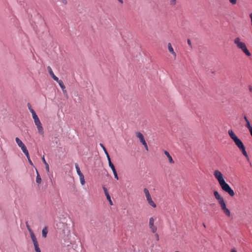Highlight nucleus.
<instances>
[{
	"mask_svg": "<svg viewBox=\"0 0 252 252\" xmlns=\"http://www.w3.org/2000/svg\"><path fill=\"white\" fill-rule=\"evenodd\" d=\"M248 88H249V91L250 92H252V85H249L248 86Z\"/></svg>",
	"mask_w": 252,
	"mask_h": 252,
	"instance_id": "c9c22d12",
	"label": "nucleus"
},
{
	"mask_svg": "<svg viewBox=\"0 0 252 252\" xmlns=\"http://www.w3.org/2000/svg\"><path fill=\"white\" fill-rule=\"evenodd\" d=\"M47 69L49 71V73L50 74V75H51V76L52 77V78L55 80V81H58V78L54 74L51 67L49 66H48L47 67Z\"/></svg>",
	"mask_w": 252,
	"mask_h": 252,
	"instance_id": "9d476101",
	"label": "nucleus"
},
{
	"mask_svg": "<svg viewBox=\"0 0 252 252\" xmlns=\"http://www.w3.org/2000/svg\"><path fill=\"white\" fill-rule=\"evenodd\" d=\"M177 4L176 0H170V4L172 6H174Z\"/></svg>",
	"mask_w": 252,
	"mask_h": 252,
	"instance_id": "a878e982",
	"label": "nucleus"
},
{
	"mask_svg": "<svg viewBox=\"0 0 252 252\" xmlns=\"http://www.w3.org/2000/svg\"><path fill=\"white\" fill-rule=\"evenodd\" d=\"M228 134L231 139L235 143V145L242 152L243 155L247 158H249V156L246 151L245 147L244 146L242 141L238 138L232 129H229L228 131Z\"/></svg>",
	"mask_w": 252,
	"mask_h": 252,
	"instance_id": "f03ea898",
	"label": "nucleus"
},
{
	"mask_svg": "<svg viewBox=\"0 0 252 252\" xmlns=\"http://www.w3.org/2000/svg\"><path fill=\"white\" fill-rule=\"evenodd\" d=\"M102 149H103V150L104 151V153H105V155H106V157H107V158H110V156H109V154H108V153L107 152V150H106V149L105 147H104L102 148Z\"/></svg>",
	"mask_w": 252,
	"mask_h": 252,
	"instance_id": "c85d7f7f",
	"label": "nucleus"
},
{
	"mask_svg": "<svg viewBox=\"0 0 252 252\" xmlns=\"http://www.w3.org/2000/svg\"><path fill=\"white\" fill-rule=\"evenodd\" d=\"M61 1H62V2L64 4H66L67 3V1L66 0H61Z\"/></svg>",
	"mask_w": 252,
	"mask_h": 252,
	"instance_id": "e433bc0d",
	"label": "nucleus"
},
{
	"mask_svg": "<svg viewBox=\"0 0 252 252\" xmlns=\"http://www.w3.org/2000/svg\"><path fill=\"white\" fill-rule=\"evenodd\" d=\"M136 136L137 138H138L140 141V142L143 144L146 142L144 137L142 133L140 132L137 131L135 132Z\"/></svg>",
	"mask_w": 252,
	"mask_h": 252,
	"instance_id": "6e6552de",
	"label": "nucleus"
},
{
	"mask_svg": "<svg viewBox=\"0 0 252 252\" xmlns=\"http://www.w3.org/2000/svg\"><path fill=\"white\" fill-rule=\"evenodd\" d=\"M99 145L101 146L102 148H103L104 146L102 143H100Z\"/></svg>",
	"mask_w": 252,
	"mask_h": 252,
	"instance_id": "a19ab883",
	"label": "nucleus"
},
{
	"mask_svg": "<svg viewBox=\"0 0 252 252\" xmlns=\"http://www.w3.org/2000/svg\"><path fill=\"white\" fill-rule=\"evenodd\" d=\"M15 141L17 143V144H18V145L19 146V147H22V146H23L25 144L23 143V142L18 137H16L15 138Z\"/></svg>",
	"mask_w": 252,
	"mask_h": 252,
	"instance_id": "6ab92c4d",
	"label": "nucleus"
},
{
	"mask_svg": "<svg viewBox=\"0 0 252 252\" xmlns=\"http://www.w3.org/2000/svg\"><path fill=\"white\" fill-rule=\"evenodd\" d=\"M187 42H188V45L189 46L190 49H192V46L191 40L190 39H188L187 40Z\"/></svg>",
	"mask_w": 252,
	"mask_h": 252,
	"instance_id": "7c9ffc66",
	"label": "nucleus"
},
{
	"mask_svg": "<svg viewBox=\"0 0 252 252\" xmlns=\"http://www.w3.org/2000/svg\"><path fill=\"white\" fill-rule=\"evenodd\" d=\"M103 189L104 190V193H105V195H106V198H107V199L109 201V202L110 203V204L111 205H113V202L111 199V197L107 191V189L105 187H103Z\"/></svg>",
	"mask_w": 252,
	"mask_h": 252,
	"instance_id": "1a4fd4ad",
	"label": "nucleus"
},
{
	"mask_svg": "<svg viewBox=\"0 0 252 252\" xmlns=\"http://www.w3.org/2000/svg\"><path fill=\"white\" fill-rule=\"evenodd\" d=\"M234 43L238 49L241 50L247 56L251 55V53L247 49L245 43L242 41L241 38L240 37H237L234 39Z\"/></svg>",
	"mask_w": 252,
	"mask_h": 252,
	"instance_id": "20e7f679",
	"label": "nucleus"
},
{
	"mask_svg": "<svg viewBox=\"0 0 252 252\" xmlns=\"http://www.w3.org/2000/svg\"><path fill=\"white\" fill-rule=\"evenodd\" d=\"M56 81L58 83L59 85H60V87L61 88V89L62 90H63V89L65 88V87L63 83V82L62 80H59L58 79V80Z\"/></svg>",
	"mask_w": 252,
	"mask_h": 252,
	"instance_id": "5701e85b",
	"label": "nucleus"
},
{
	"mask_svg": "<svg viewBox=\"0 0 252 252\" xmlns=\"http://www.w3.org/2000/svg\"><path fill=\"white\" fill-rule=\"evenodd\" d=\"M214 195L215 198L217 200L220 206L221 210L223 213L227 216L230 217L231 215L230 210L226 207L225 201L222 196H221L218 191H214Z\"/></svg>",
	"mask_w": 252,
	"mask_h": 252,
	"instance_id": "7ed1b4c3",
	"label": "nucleus"
},
{
	"mask_svg": "<svg viewBox=\"0 0 252 252\" xmlns=\"http://www.w3.org/2000/svg\"><path fill=\"white\" fill-rule=\"evenodd\" d=\"M175 252H179V251H176Z\"/></svg>",
	"mask_w": 252,
	"mask_h": 252,
	"instance_id": "c03bdc74",
	"label": "nucleus"
},
{
	"mask_svg": "<svg viewBox=\"0 0 252 252\" xmlns=\"http://www.w3.org/2000/svg\"><path fill=\"white\" fill-rule=\"evenodd\" d=\"M155 236V237H156L157 240L158 241L159 240V235H158V233H156Z\"/></svg>",
	"mask_w": 252,
	"mask_h": 252,
	"instance_id": "f704fd0d",
	"label": "nucleus"
},
{
	"mask_svg": "<svg viewBox=\"0 0 252 252\" xmlns=\"http://www.w3.org/2000/svg\"><path fill=\"white\" fill-rule=\"evenodd\" d=\"M79 179L81 184L82 185H84L85 184V180L84 175L83 174L82 175L79 176Z\"/></svg>",
	"mask_w": 252,
	"mask_h": 252,
	"instance_id": "b1692460",
	"label": "nucleus"
},
{
	"mask_svg": "<svg viewBox=\"0 0 252 252\" xmlns=\"http://www.w3.org/2000/svg\"><path fill=\"white\" fill-rule=\"evenodd\" d=\"M244 119L246 123L245 126L249 129V131H250V129H252V126L251 125L249 121L246 116H244Z\"/></svg>",
	"mask_w": 252,
	"mask_h": 252,
	"instance_id": "2eb2a0df",
	"label": "nucleus"
},
{
	"mask_svg": "<svg viewBox=\"0 0 252 252\" xmlns=\"http://www.w3.org/2000/svg\"><path fill=\"white\" fill-rule=\"evenodd\" d=\"M203 226H204V227H206V226H205V225L204 224H203Z\"/></svg>",
	"mask_w": 252,
	"mask_h": 252,
	"instance_id": "37998d69",
	"label": "nucleus"
},
{
	"mask_svg": "<svg viewBox=\"0 0 252 252\" xmlns=\"http://www.w3.org/2000/svg\"><path fill=\"white\" fill-rule=\"evenodd\" d=\"M108 159V163H109V166H110V167L111 168L113 172H115L116 171L115 168V166L114 165V164L112 163V162H111V159H110V158H107Z\"/></svg>",
	"mask_w": 252,
	"mask_h": 252,
	"instance_id": "dca6fc26",
	"label": "nucleus"
},
{
	"mask_svg": "<svg viewBox=\"0 0 252 252\" xmlns=\"http://www.w3.org/2000/svg\"><path fill=\"white\" fill-rule=\"evenodd\" d=\"M27 158H28V161H29V163H30L31 165L33 166V163H32V161L31 159H30V155H29V157H27Z\"/></svg>",
	"mask_w": 252,
	"mask_h": 252,
	"instance_id": "473e14b6",
	"label": "nucleus"
},
{
	"mask_svg": "<svg viewBox=\"0 0 252 252\" xmlns=\"http://www.w3.org/2000/svg\"><path fill=\"white\" fill-rule=\"evenodd\" d=\"M32 243H33V246L34 247L35 251L36 252H41L40 249L39 247L38 243L36 239V237H34V238H32Z\"/></svg>",
	"mask_w": 252,
	"mask_h": 252,
	"instance_id": "0eeeda50",
	"label": "nucleus"
},
{
	"mask_svg": "<svg viewBox=\"0 0 252 252\" xmlns=\"http://www.w3.org/2000/svg\"><path fill=\"white\" fill-rule=\"evenodd\" d=\"M231 252H237V251L235 249H232L231 250Z\"/></svg>",
	"mask_w": 252,
	"mask_h": 252,
	"instance_id": "58836bf2",
	"label": "nucleus"
},
{
	"mask_svg": "<svg viewBox=\"0 0 252 252\" xmlns=\"http://www.w3.org/2000/svg\"><path fill=\"white\" fill-rule=\"evenodd\" d=\"M48 233V229L47 227L43 228L42 231V235L43 238H46Z\"/></svg>",
	"mask_w": 252,
	"mask_h": 252,
	"instance_id": "aec40b11",
	"label": "nucleus"
},
{
	"mask_svg": "<svg viewBox=\"0 0 252 252\" xmlns=\"http://www.w3.org/2000/svg\"><path fill=\"white\" fill-rule=\"evenodd\" d=\"M30 111L32 114V118L34 117H35L37 116V115L36 114V113L35 112L34 110L33 109H31Z\"/></svg>",
	"mask_w": 252,
	"mask_h": 252,
	"instance_id": "cd10ccee",
	"label": "nucleus"
},
{
	"mask_svg": "<svg viewBox=\"0 0 252 252\" xmlns=\"http://www.w3.org/2000/svg\"><path fill=\"white\" fill-rule=\"evenodd\" d=\"M143 191H144V192L145 193V196H146V198L151 196V194H150V193L149 192V190L145 188L144 189V190H143Z\"/></svg>",
	"mask_w": 252,
	"mask_h": 252,
	"instance_id": "4be33fe9",
	"label": "nucleus"
},
{
	"mask_svg": "<svg viewBox=\"0 0 252 252\" xmlns=\"http://www.w3.org/2000/svg\"><path fill=\"white\" fill-rule=\"evenodd\" d=\"M146 200L149 204V205L153 207V208H156L157 205L153 201L152 198L151 196L148 197L146 198Z\"/></svg>",
	"mask_w": 252,
	"mask_h": 252,
	"instance_id": "f8f14e48",
	"label": "nucleus"
},
{
	"mask_svg": "<svg viewBox=\"0 0 252 252\" xmlns=\"http://www.w3.org/2000/svg\"><path fill=\"white\" fill-rule=\"evenodd\" d=\"M28 108H29V110H30L31 109H32L31 105L30 103L28 104Z\"/></svg>",
	"mask_w": 252,
	"mask_h": 252,
	"instance_id": "4c0bfd02",
	"label": "nucleus"
},
{
	"mask_svg": "<svg viewBox=\"0 0 252 252\" xmlns=\"http://www.w3.org/2000/svg\"><path fill=\"white\" fill-rule=\"evenodd\" d=\"M34 124L37 127L38 131L39 134L43 135L44 133L43 128L38 116L33 118Z\"/></svg>",
	"mask_w": 252,
	"mask_h": 252,
	"instance_id": "39448f33",
	"label": "nucleus"
},
{
	"mask_svg": "<svg viewBox=\"0 0 252 252\" xmlns=\"http://www.w3.org/2000/svg\"><path fill=\"white\" fill-rule=\"evenodd\" d=\"M250 131V134H251V136L252 137V129H250V131Z\"/></svg>",
	"mask_w": 252,
	"mask_h": 252,
	"instance_id": "79ce46f5",
	"label": "nucleus"
},
{
	"mask_svg": "<svg viewBox=\"0 0 252 252\" xmlns=\"http://www.w3.org/2000/svg\"><path fill=\"white\" fill-rule=\"evenodd\" d=\"M36 169V174H37V176H36V182L39 184L41 183V178L39 175V174L37 171V170Z\"/></svg>",
	"mask_w": 252,
	"mask_h": 252,
	"instance_id": "a211bd4d",
	"label": "nucleus"
},
{
	"mask_svg": "<svg viewBox=\"0 0 252 252\" xmlns=\"http://www.w3.org/2000/svg\"><path fill=\"white\" fill-rule=\"evenodd\" d=\"M164 154L165 155L167 156V158H168V161L169 162L171 163V164H173L174 163V160L173 159L172 157L170 156V154L168 152H167V151H164Z\"/></svg>",
	"mask_w": 252,
	"mask_h": 252,
	"instance_id": "4468645a",
	"label": "nucleus"
},
{
	"mask_svg": "<svg viewBox=\"0 0 252 252\" xmlns=\"http://www.w3.org/2000/svg\"><path fill=\"white\" fill-rule=\"evenodd\" d=\"M42 160H43V163L46 165V169L47 171L48 172H49V166L48 164L47 163V162L46 161L44 157L42 158Z\"/></svg>",
	"mask_w": 252,
	"mask_h": 252,
	"instance_id": "393cba45",
	"label": "nucleus"
},
{
	"mask_svg": "<svg viewBox=\"0 0 252 252\" xmlns=\"http://www.w3.org/2000/svg\"><path fill=\"white\" fill-rule=\"evenodd\" d=\"M30 111L32 114V118L34 117H35L37 116V115L36 114V113L35 112L34 110L33 109H31Z\"/></svg>",
	"mask_w": 252,
	"mask_h": 252,
	"instance_id": "bb28decb",
	"label": "nucleus"
},
{
	"mask_svg": "<svg viewBox=\"0 0 252 252\" xmlns=\"http://www.w3.org/2000/svg\"><path fill=\"white\" fill-rule=\"evenodd\" d=\"M75 168H76V171H77V173L78 176H79L80 175H83V173L81 172V170L80 169L78 164L77 163H75Z\"/></svg>",
	"mask_w": 252,
	"mask_h": 252,
	"instance_id": "412c9836",
	"label": "nucleus"
},
{
	"mask_svg": "<svg viewBox=\"0 0 252 252\" xmlns=\"http://www.w3.org/2000/svg\"><path fill=\"white\" fill-rule=\"evenodd\" d=\"M113 173L114 174L115 178L117 180H119V177H118L117 171H115V172H114Z\"/></svg>",
	"mask_w": 252,
	"mask_h": 252,
	"instance_id": "72a5a7b5",
	"label": "nucleus"
},
{
	"mask_svg": "<svg viewBox=\"0 0 252 252\" xmlns=\"http://www.w3.org/2000/svg\"><path fill=\"white\" fill-rule=\"evenodd\" d=\"M167 48L169 52L174 56L175 58L176 57V54L174 52L173 48L172 46V45L170 43H168L167 44Z\"/></svg>",
	"mask_w": 252,
	"mask_h": 252,
	"instance_id": "9b49d317",
	"label": "nucleus"
},
{
	"mask_svg": "<svg viewBox=\"0 0 252 252\" xmlns=\"http://www.w3.org/2000/svg\"><path fill=\"white\" fill-rule=\"evenodd\" d=\"M214 176L218 181L221 189L227 193L230 196H234L235 195L234 190L231 189L230 186L226 183L221 172L218 170H216L214 172Z\"/></svg>",
	"mask_w": 252,
	"mask_h": 252,
	"instance_id": "f257e3e1",
	"label": "nucleus"
},
{
	"mask_svg": "<svg viewBox=\"0 0 252 252\" xmlns=\"http://www.w3.org/2000/svg\"><path fill=\"white\" fill-rule=\"evenodd\" d=\"M230 3L232 5H235L237 2V0H228Z\"/></svg>",
	"mask_w": 252,
	"mask_h": 252,
	"instance_id": "c756f323",
	"label": "nucleus"
},
{
	"mask_svg": "<svg viewBox=\"0 0 252 252\" xmlns=\"http://www.w3.org/2000/svg\"><path fill=\"white\" fill-rule=\"evenodd\" d=\"M26 224L27 228L30 233L31 239L34 238V237H35V236L33 231L31 228L30 226L28 224V222H26Z\"/></svg>",
	"mask_w": 252,
	"mask_h": 252,
	"instance_id": "ddd939ff",
	"label": "nucleus"
},
{
	"mask_svg": "<svg viewBox=\"0 0 252 252\" xmlns=\"http://www.w3.org/2000/svg\"><path fill=\"white\" fill-rule=\"evenodd\" d=\"M143 145V146H144V148H145V150L148 151L149 150L148 149V145H147V144L146 142L142 144Z\"/></svg>",
	"mask_w": 252,
	"mask_h": 252,
	"instance_id": "2f4dec72",
	"label": "nucleus"
},
{
	"mask_svg": "<svg viewBox=\"0 0 252 252\" xmlns=\"http://www.w3.org/2000/svg\"><path fill=\"white\" fill-rule=\"evenodd\" d=\"M21 149L22 151H23V152L26 155V157H28L29 153L28 150H27L26 146L24 145L23 146L21 147Z\"/></svg>",
	"mask_w": 252,
	"mask_h": 252,
	"instance_id": "f3484780",
	"label": "nucleus"
},
{
	"mask_svg": "<svg viewBox=\"0 0 252 252\" xmlns=\"http://www.w3.org/2000/svg\"><path fill=\"white\" fill-rule=\"evenodd\" d=\"M62 91L64 93H66V90H65V88L63 89V90H62Z\"/></svg>",
	"mask_w": 252,
	"mask_h": 252,
	"instance_id": "ea45409f",
	"label": "nucleus"
},
{
	"mask_svg": "<svg viewBox=\"0 0 252 252\" xmlns=\"http://www.w3.org/2000/svg\"><path fill=\"white\" fill-rule=\"evenodd\" d=\"M155 221V219L154 218V217H151L149 219V228H150L151 231L155 233L157 230V227L155 225L154 223Z\"/></svg>",
	"mask_w": 252,
	"mask_h": 252,
	"instance_id": "423d86ee",
	"label": "nucleus"
}]
</instances>
